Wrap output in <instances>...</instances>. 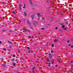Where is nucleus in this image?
<instances>
[{"label":"nucleus","instance_id":"obj_1","mask_svg":"<svg viewBox=\"0 0 73 73\" xmlns=\"http://www.w3.org/2000/svg\"><path fill=\"white\" fill-rule=\"evenodd\" d=\"M35 16V15H31V18H32L33 20V17H34Z\"/></svg>","mask_w":73,"mask_h":73},{"label":"nucleus","instance_id":"obj_2","mask_svg":"<svg viewBox=\"0 0 73 73\" xmlns=\"http://www.w3.org/2000/svg\"><path fill=\"white\" fill-rule=\"evenodd\" d=\"M37 15L38 17H40V14L39 13H37Z\"/></svg>","mask_w":73,"mask_h":73},{"label":"nucleus","instance_id":"obj_3","mask_svg":"<svg viewBox=\"0 0 73 73\" xmlns=\"http://www.w3.org/2000/svg\"><path fill=\"white\" fill-rule=\"evenodd\" d=\"M49 57L50 58V59H51V58H52V55H51V54H50V53L49 54Z\"/></svg>","mask_w":73,"mask_h":73},{"label":"nucleus","instance_id":"obj_4","mask_svg":"<svg viewBox=\"0 0 73 73\" xmlns=\"http://www.w3.org/2000/svg\"><path fill=\"white\" fill-rule=\"evenodd\" d=\"M54 42H57L58 41V40L56 39L54 40Z\"/></svg>","mask_w":73,"mask_h":73},{"label":"nucleus","instance_id":"obj_5","mask_svg":"<svg viewBox=\"0 0 73 73\" xmlns=\"http://www.w3.org/2000/svg\"><path fill=\"white\" fill-rule=\"evenodd\" d=\"M27 23L28 24H29V25L30 24V23H29V21H28V20H27Z\"/></svg>","mask_w":73,"mask_h":73},{"label":"nucleus","instance_id":"obj_6","mask_svg":"<svg viewBox=\"0 0 73 73\" xmlns=\"http://www.w3.org/2000/svg\"><path fill=\"white\" fill-rule=\"evenodd\" d=\"M33 22H34V24H37V23L35 21H34Z\"/></svg>","mask_w":73,"mask_h":73},{"label":"nucleus","instance_id":"obj_7","mask_svg":"<svg viewBox=\"0 0 73 73\" xmlns=\"http://www.w3.org/2000/svg\"><path fill=\"white\" fill-rule=\"evenodd\" d=\"M2 66H3V67H5V64H3L2 65Z\"/></svg>","mask_w":73,"mask_h":73},{"label":"nucleus","instance_id":"obj_8","mask_svg":"<svg viewBox=\"0 0 73 73\" xmlns=\"http://www.w3.org/2000/svg\"><path fill=\"white\" fill-rule=\"evenodd\" d=\"M24 16H27V13H24Z\"/></svg>","mask_w":73,"mask_h":73},{"label":"nucleus","instance_id":"obj_9","mask_svg":"<svg viewBox=\"0 0 73 73\" xmlns=\"http://www.w3.org/2000/svg\"><path fill=\"white\" fill-rule=\"evenodd\" d=\"M46 60L47 62H49V58H47Z\"/></svg>","mask_w":73,"mask_h":73},{"label":"nucleus","instance_id":"obj_10","mask_svg":"<svg viewBox=\"0 0 73 73\" xmlns=\"http://www.w3.org/2000/svg\"><path fill=\"white\" fill-rule=\"evenodd\" d=\"M23 30H24V31H28V32H30V31H28L27 30V29H24Z\"/></svg>","mask_w":73,"mask_h":73},{"label":"nucleus","instance_id":"obj_11","mask_svg":"<svg viewBox=\"0 0 73 73\" xmlns=\"http://www.w3.org/2000/svg\"><path fill=\"white\" fill-rule=\"evenodd\" d=\"M29 1L30 4H31V5H32V1H31V0H30Z\"/></svg>","mask_w":73,"mask_h":73},{"label":"nucleus","instance_id":"obj_12","mask_svg":"<svg viewBox=\"0 0 73 73\" xmlns=\"http://www.w3.org/2000/svg\"><path fill=\"white\" fill-rule=\"evenodd\" d=\"M24 6L23 7V8L24 9L25 8V4H24Z\"/></svg>","mask_w":73,"mask_h":73},{"label":"nucleus","instance_id":"obj_13","mask_svg":"<svg viewBox=\"0 0 73 73\" xmlns=\"http://www.w3.org/2000/svg\"><path fill=\"white\" fill-rule=\"evenodd\" d=\"M35 70H33V73H35Z\"/></svg>","mask_w":73,"mask_h":73},{"label":"nucleus","instance_id":"obj_14","mask_svg":"<svg viewBox=\"0 0 73 73\" xmlns=\"http://www.w3.org/2000/svg\"><path fill=\"white\" fill-rule=\"evenodd\" d=\"M65 28V26L62 25V28Z\"/></svg>","mask_w":73,"mask_h":73},{"label":"nucleus","instance_id":"obj_15","mask_svg":"<svg viewBox=\"0 0 73 73\" xmlns=\"http://www.w3.org/2000/svg\"><path fill=\"white\" fill-rule=\"evenodd\" d=\"M42 20H45V18L44 17H42Z\"/></svg>","mask_w":73,"mask_h":73},{"label":"nucleus","instance_id":"obj_16","mask_svg":"<svg viewBox=\"0 0 73 73\" xmlns=\"http://www.w3.org/2000/svg\"><path fill=\"white\" fill-rule=\"evenodd\" d=\"M8 42H9V43H10V44H12V43H11V42L9 41H8Z\"/></svg>","mask_w":73,"mask_h":73},{"label":"nucleus","instance_id":"obj_17","mask_svg":"<svg viewBox=\"0 0 73 73\" xmlns=\"http://www.w3.org/2000/svg\"><path fill=\"white\" fill-rule=\"evenodd\" d=\"M41 29H42V30H43L44 29V28H41Z\"/></svg>","mask_w":73,"mask_h":73},{"label":"nucleus","instance_id":"obj_18","mask_svg":"<svg viewBox=\"0 0 73 73\" xmlns=\"http://www.w3.org/2000/svg\"><path fill=\"white\" fill-rule=\"evenodd\" d=\"M32 69H33V70H35V67H33V68Z\"/></svg>","mask_w":73,"mask_h":73},{"label":"nucleus","instance_id":"obj_19","mask_svg":"<svg viewBox=\"0 0 73 73\" xmlns=\"http://www.w3.org/2000/svg\"><path fill=\"white\" fill-rule=\"evenodd\" d=\"M13 13H14V14H15V11H13Z\"/></svg>","mask_w":73,"mask_h":73},{"label":"nucleus","instance_id":"obj_20","mask_svg":"<svg viewBox=\"0 0 73 73\" xmlns=\"http://www.w3.org/2000/svg\"><path fill=\"white\" fill-rule=\"evenodd\" d=\"M15 63H13V66H15Z\"/></svg>","mask_w":73,"mask_h":73},{"label":"nucleus","instance_id":"obj_21","mask_svg":"<svg viewBox=\"0 0 73 73\" xmlns=\"http://www.w3.org/2000/svg\"><path fill=\"white\" fill-rule=\"evenodd\" d=\"M21 7V5L20 4L19 5V7Z\"/></svg>","mask_w":73,"mask_h":73},{"label":"nucleus","instance_id":"obj_22","mask_svg":"<svg viewBox=\"0 0 73 73\" xmlns=\"http://www.w3.org/2000/svg\"><path fill=\"white\" fill-rule=\"evenodd\" d=\"M55 29H58V27H56Z\"/></svg>","mask_w":73,"mask_h":73},{"label":"nucleus","instance_id":"obj_23","mask_svg":"<svg viewBox=\"0 0 73 73\" xmlns=\"http://www.w3.org/2000/svg\"><path fill=\"white\" fill-rule=\"evenodd\" d=\"M46 3H49V1L47 0L46 1Z\"/></svg>","mask_w":73,"mask_h":73},{"label":"nucleus","instance_id":"obj_24","mask_svg":"<svg viewBox=\"0 0 73 73\" xmlns=\"http://www.w3.org/2000/svg\"><path fill=\"white\" fill-rule=\"evenodd\" d=\"M3 50H6V48H3Z\"/></svg>","mask_w":73,"mask_h":73},{"label":"nucleus","instance_id":"obj_25","mask_svg":"<svg viewBox=\"0 0 73 73\" xmlns=\"http://www.w3.org/2000/svg\"><path fill=\"white\" fill-rule=\"evenodd\" d=\"M27 49H30V48L29 47H27Z\"/></svg>","mask_w":73,"mask_h":73},{"label":"nucleus","instance_id":"obj_26","mask_svg":"<svg viewBox=\"0 0 73 73\" xmlns=\"http://www.w3.org/2000/svg\"><path fill=\"white\" fill-rule=\"evenodd\" d=\"M52 47H53L54 46V44H52Z\"/></svg>","mask_w":73,"mask_h":73},{"label":"nucleus","instance_id":"obj_27","mask_svg":"<svg viewBox=\"0 0 73 73\" xmlns=\"http://www.w3.org/2000/svg\"><path fill=\"white\" fill-rule=\"evenodd\" d=\"M70 42V41H69V40H68V41H67V42L69 43V42Z\"/></svg>","mask_w":73,"mask_h":73},{"label":"nucleus","instance_id":"obj_28","mask_svg":"<svg viewBox=\"0 0 73 73\" xmlns=\"http://www.w3.org/2000/svg\"><path fill=\"white\" fill-rule=\"evenodd\" d=\"M53 50H52L51 51V53H53Z\"/></svg>","mask_w":73,"mask_h":73},{"label":"nucleus","instance_id":"obj_29","mask_svg":"<svg viewBox=\"0 0 73 73\" xmlns=\"http://www.w3.org/2000/svg\"><path fill=\"white\" fill-rule=\"evenodd\" d=\"M51 64V63H48V65H50V64Z\"/></svg>","mask_w":73,"mask_h":73},{"label":"nucleus","instance_id":"obj_30","mask_svg":"<svg viewBox=\"0 0 73 73\" xmlns=\"http://www.w3.org/2000/svg\"><path fill=\"white\" fill-rule=\"evenodd\" d=\"M68 72H70V70H68Z\"/></svg>","mask_w":73,"mask_h":73},{"label":"nucleus","instance_id":"obj_31","mask_svg":"<svg viewBox=\"0 0 73 73\" xmlns=\"http://www.w3.org/2000/svg\"><path fill=\"white\" fill-rule=\"evenodd\" d=\"M64 30H65L66 31V28H64Z\"/></svg>","mask_w":73,"mask_h":73},{"label":"nucleus","instance_id":"obj_32","mask_svg":"<svg viewBox=\"0 0 73 73\" xmlns=\"http://www.w3.org/2000/svg\"><path fill=\"white\" fill-rule=\"evenodd\" d=\"M12 61H14V58H12Z\"/></svg>","mask_w":73,"mask_h":73},{"label":"nucleus","instance_id":"obj_33","mask_svg":"<svg viewBox=\"0 0 73 73\" xmlns=\"http://www.w3.org/2000/svg\"><path fill=\"white\" fill-rule=\"evenodd\" d=\"M19 9L20 10H21V7H19Z\"/></svg>","mask_w":73,"mask_h":73},{"label":"nucleus","instance_id":"obj_34","mask_svg":"<svg viewBox=\"0 0 73 73\" xmlns=\"http://www.w3.org/2000/svg\"><path fill=\"white\" fill-rule=\"evenodd\" d=\"M29 53H30V50H29Z\"/></svg>","mask_w":73,"mask_h":73},{"label":"nucleus","instance_id":"obj_35","mask_svg":"<svg viewBox=\"0 0 73 73\" xmlns=\"http://www.w3.org/2000/svg\"><path fill=\"white\" fill-rule=\"evenodd\" d=\"M53 17H52V20H53Z\"/></svg>","mask_w":73,"mask_h":73},{"label":"nucleus","instance_id":"obj_36","mask_svg":"<svg viewBox=\"0 0 73 73\" xmlns=\"http://www.w3.org/2000/svg\"><path fill=\"white\" fill-rule=\"evenodd\" d=\"M13 57H15V55H13Z\"/></svg>","mask_w":73,"mask_h":73},{"label":"nucleus","instance_id":"obj_37","mask_svg":"<svg viewBox=\"0 0 73 73\" xmlns=\"http://www.w3.org/2000/svg\"><path fill=\"white\" fill-rule=\"evenodd\" d=\"M55 66H56V67H57V65H55Z\"/></svg>","mask_w":73,"mask_h":73},{"label":"nucleus","instance_id":"obj_38","mask_svg":"<svg viewBox=\"0 0 73 73\" xmlns=\"http://www.w3.org/2000/svg\"><path fill=\"white\" fill-rule=\"evenodd\" d=\"M29 38H31V36H29Z\"/></svg>","mask_w":73,"mask_h":73},{"label":"nucleus","instance_id":"obj_39","mask_svg":"<svg viewBox=\"0 0 73 73\" xmlns=\"http://www.w3.org/2000/svg\"><path fill=\"white\" fill-rule=\"evenodd\" d=\"M0 44H1V41H0Z\"/></svg>","mask_w":73,"mask_h":73},{"label":"nucleus","instance_id":"obj_40","mask_svg":"<svg viewBox=\"0 0 73 73\" xmlns=\"http://www.w3.org/2000/svg\"><path fill=\"white\" fill-rule=\"evenodd\" d=\"M71 48H73V46H71Z\"/></svg>","mask_w":73,"mask_h":73},{"label":"nucleus","instance_id":"obj_41","mask_svg":"<svg viewBox=\"0 0 73 73\" xmlns=\"http://www.w3.org/2000/svg\"><path fill=\"white\" fill-rule=\"evenodd\" d=\"M71 45L70 44H69L68 45V46H70Z\"/></svg>","mask_w":73,"mask_h":73},{"label":"nucleus","instance_id":"obj_42","mask_svg":"<svg viewBox=\"0 0 73 73\" xmlns=\"http://www.w3.org/2000/svg\"><path fill=\"white\" fill-rule=\"evenodd\" d=\"M19 22H21V21H20V20H19Z\"/></svg>","mask_w":73,"mask_h":73},{"label":"nucleus","instance_id":"obj_43","mask_svg":"<svg viewBox=\"0 0 73 73\" xmlns=\"http://www.w3.org/2000/svg\"><path fill=\"white\" fill-rule=\"evenodd\" d=\"M48 67H50V65H48Z\"/></svg>","mask_w":73,"mask_h":73},{"label":"nucleus","instance_id":"obj_44","mask_svg":"<svg viewBox=\"0 0 73 73\" xmlns=\"http://www.w3.org/2000/svg\"><path fill=\"white\" fill-rule=\"evenodd\" d=\"M31 38H33V36H32V37H31Z\"/></svg>","mask_w":73,"mask_h":73},{"label":"nucleus","instance_id":"obj_45","mask_svg":"<svg viewBox=\"0 0 73 73\" xmlns=\"http://www.w3.org/2000/svg\"><path fill=\"white\" fill-rule=\"evenodd\" d=\"M53 62H52V64H53Z\"/></svg>","mask_w":73,"mask_h":73},{"label":"nucleus","instance_id":"obj_46","mask_svg":"<svg viewBox=\"0 0 73 73\" xmlns=\"http://www.w3.org/2000/svg\"><path fill=\"white\" fill-rule=\"evenodd\" d=\"M71 40H72V41H73V39H71Z\"/></svg>","mask_w":73,"mask_h":73},{"label":"nucleus","instance_id":"obj_47","mask_svg":"<svg viewBox=\"0 0 73 73\" xmlns=\"http://www.w3.org/2000/svg\"><path fill=\"white\" fill-rule=\"evenodd\" d=\"M59 31H61V29H59Z\"/></svg>","mask_w":73,"mask_h":73},{"label":"nucleus","instance_id":"obj_48","mask_svg":"<svg viewBox=\"0 0 73 73\" xmlns=\"http://www.w3.org/2000/svg\"><path fill=\"white\" fill-rule=\"evenodd\" d=\"M16 61H17V59H16Z\"/></svg>","mask_w":73,"mask_h":73},{"label":"nucleus","instance_id":"obj_49","mask_svg":"<svg viewBox=\"0 0 73 73\" xmlns=\"http://www.w3.org/2000/svg\"><path fill=\"white\" fill-rule=\"evenodd\" d=\"M10 48H11V46H10Z\"/></svg>","mask_w":73,"mask_h":73},{"label":"nucleus","instance_id":"obj_50","mask_svg":"<svg viewBox=\"0 0 73 73\" xmlns=\"http://www.w3.org/2000/svg\"><path fill=\"white\" fill-rule=\"evenodd\" d=\"M2 31H4V30H3Z\"/></svg>","mask_w":73,"mask_h":73},{"label":"nucleus","instance_id":"obj_51","mask_svg":"<svg viewBox=\"0 0 73 73\" xmlns=\"http://www.w3.org/2000/svg\"><path fill=\"white\" fill-rule=\"evenodd\" d=\"M10 32H11V30H10Z\"/></svg>","mask_w":73,"mask_h":73},{"label":"nucleus","instance_id":"obj_52","mask_svg":"<svg viewBox=\"0 0 73 73\" xmlns=\"http://www.w3.org/2000/svg\"><path fill=\"white\" fill-rule=\"evenodd\" d=\"M36 62H38V61H36Z\"/></svg>","mask_w":73,"mask_h":73},{"label":"nucleus","instance_id":"obj_53","mask_svg":"<svg viewBox=\"0 0 73 73\" xmlns=\"http://www.w3.org/2000/svg\"><path fill=\"white\" fill-rule=\"evenodd\" d=\"M71 62H73L72 61Z\"/></svg>","mask_w":73,"mask_h":73},{"label":"nucleus","instance_id":"obj_54","mask_svg":"<svg viewBox=\"0 0 73 73\" xmlns=\"http://www.w3.org/2000/svg\"><path fill=\"white\" fill-rule=\"evenodd\" d=\"M66 23H68V22H66Z\"/></svg>","mask_w":73,"mask_h":73},{"label":"nucleus","instance_id":"obj_55","mask_svg":"<svg viewBox=\"0 0 73 73\" xmlns=\"http://www.w3.org/2000/svg\"><path fill=\"white\" fill-rule=\"evenodd\" d=\"M18 73H20V72H18Z\"/></svg>","mask_w":73,"mask_h":73},{"label":"nucleus","instance_id":"obj_56","mask_svg":"<svg viewBox=\"0 0 73 73\" xmlns=\"http://www.w3.org/2000/svg\"><path fill=\"white\" fill-rule=\"evenodd\" d=\"M72 66H73V64L72 65Z\"/></svg>","mask_w":73,"mask_h":73},{"label":"nucleus","instance_id":"obj_57","mask_svg":"<svg viewBox=\"0 0 73 73\" xmlns=\"http://www.w3.org/2000/svg\"><path fill=\"white\" fill-rule=\"evenodd\" d=\"M72 73H73V72H72Z\"/></svg>","mask_w":73,"mask_h":73}]
</instances>
